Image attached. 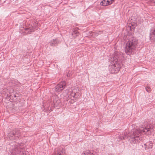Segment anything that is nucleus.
<instances>
[{
  "label": "nucleus",
  "mask_w": 155,
  "mask_h": 155,
  "mask_svg": "<svg viewBox=\"0 0 155 155\" xmlns=\"http://www.w3.org/2000/svg\"><path fill=\"white\" fill-rule=\"evenodd\" d=\"M155 130V125L150 124L140 128L133 129L131 132H126L123 133L118 131L117 132V138H118L119 140L128 138L130 140L131 143H137L142 140L141 137L142 134L150 135Z\"/></svg>",
  "instance_id": "nucleus-1"
},
{
  "label": "nucleus",
  "mask_w": 155,
  "mask_h": 155,
  "mask_svg": "<svg viewBox=\"0 0 155 155\" xmlns=\"http://www.w3.org/2000/svg\"><path fill=\"white\" fill-rule=\"evenodd\" d=\"M128 41L125 47V52L128 55L131 54L135 50L137 41L136 39L133 36H127Z\"/></svg>",
  "instance_id": "nucleus-2"
},
{
  "label": "nucleus",
  "mask_w": 155,
  "mask_h": 155,
  "mask_svg": "<svg viewBox=\"0 0 155 155\" xmlns=\"http://www.w3.org/2000/svg\"><path fill=\"white\" fill-rule=\"evenodd\" d=\"M66 85V82L64 81L60 82L55 87V91L57 92L61 91L64 88Z\"/></svg>",
  "instance_id": "nucleus-3"
},
{
  "label": "nucleus",
  "mask_w": 155,
  "mask_h": 155,
  "mask_svg": "<svg viewBox=\"0 0 155 155\" xmlns=\"http://www.w3.org/2000/svg\"><path fill=\"white\" fill-rule=\"evenodd\" d=\"M153 146V144L151 141H149L144 144L143 147L146 150H149L151 149Z\"/></svg>",
  "instance_id": "nucleus-4"
},
{
  "label": "nucleus",
  "mask_w": 155,
  "mask_h": 155,
  "mask_svg": "<svg viewBox=\"0 0 155 155\" xmlns=\"http://www.w3.org/2000/svg\"><path fill=\"white\" fill-rule=\"evenodd\" d=\"M53 155H65V150L62 149H58Z\"/></svg>",
  "instance_id": "nucleus-5"
},
{
  "label": "nucleus",
  "mask_w": 155,
  "mask_h": 155,
  "mask_svg": "<svg viewBox=\"0 0 155 155\" xmlns=\"http://www.w3.org/2000/svg\"><path fill=\"white\" fill-rule=\"evenodd\" d=\"M150 38L151 41H155V26L154 29L151 31L150 34Z\"/></svg>",
  "instance_id": "nucleus-6"
},
{
  "label": "nucleus",
  "mask_w": 155,
  "mask_h": 155,
  "mask_svg": "<svg viewBox=\"0 0 155 155\" xmlns=\"http://www.w3.org/2000/svg\"><path fill=\"white\" fill-rule=\"evenodd\" d=\"M111 4L110 0H103L100 3V5L103 6H107Z\"/></svg>",
  "instance_id": "nucleus-7"
},
{
  "label": "nucleus",
  "mask_w": 155,
  "mask_h": 155,
  "mask_svg": "<svg viewBox=\"0 0 155 155\" xmlns=\"http://www.w3.org/2000/svg\"><path fill=\"white\" fill-rule=\"evenodd\" d=\"M76 92L74 90L72 92H71L70 95H69L68 97L69 99L74 98L75 97L76 95Z\"/></svg>",
  "instance_id": "nucleus-8"
},
{
  "label": "nucleus",
  "mask_w": 155,
  "mask_h": 155,
  "mask_svg": "<svg viewBox=\"0 0 155 155\" xmlns=\"http://www.w3.org/2000/svg\"><path fill=\"white\" fill-rule=\"evenodd\" d=\"M34 28L33 27H29L25 29V33L27 34H29L31 32L34 31Z\"/></svg>",
  "instance_id": "nucleus-9"
},
{
  "label": "nucleus",
  "mask_w": 155,
  "mask_h": 155,
  "mask_svg": "<svg viewBox=\"0 0 155 155\" xmlns=\"http://www.w3.org/2000/svg\"><path fill=\"white\" fill-rule=\"evenodd\" d=\"M111 61H112V62H113L112 64H113V65L112 66V67L114 68V70L115 71V69H116V68H115V67H116L115 64H116V61H115L116 59L115 58V59H114V58H113V59H112V58H111Z\"/></svg>",
  "instance_id": "nucleus-10"
},
{
  "label": "nucleus",
  "mask_w": 155,
  "mask_h": 155,
  "mask_svg": "<svg viewBox=\"0 0 155 155\" xmlns=\"http://www.w3.org/2000/svg\"><path fill=\"white\" fill-rule=\"evenodd\" d=\"M82 155H94L92 153L89 151H85L83 152Z\"/></svg>",
  "instance_id": "nucleus-11"
},
{
  "label": "nucleus",
  "mask_w": 155,
  "mask_h": 155,
  "mask_svg": "<svg viewBox=\"0 0 155 155\" xmlns=\"http://www.w3.org/2000/svg\"><path fill=\"white\" fill-rule=\"evenodd\" d=\"M145 88L146 91L148 92H150L151 91V88L149 87H146Z\"/></svg>",
  "instance_id": "nucleus-12"
},
{
  "label": "nucleus",
  "mask_w": 155,
  "mask_h": 155,
  "mask_svg": "<svg viewBox=\"0 0 155 155\" xmlns=\"http://www.w3.org/2000/svg\"><path fill=\"white\" fill-rule=\"evenodd\" d=\"M56 41L55 40H54L53 41H52L50 42V44L51 45H54L56 44Z\"/></svg>",
  "instance_id": "nucleus-13"
},
{
  "label": "nucleus",
  "mask_w": 155,
  "mask_h": 155,
  "mask_svg": "<svg viewBox=\"0 0 155 155\" xmlns=\"http://www.w3.org/2000/svg\"><path fill=\"white\" fill-rule=\"evenodd\" d=\"M92 34L91 35V36H93L94 35H95L96 36H97L98 34H99L100 32L99 33H97V32H92Z\"/></svg>",
  "instance_id": "nucleus-14"
},
{
  "label": "nucleus",
  "mask_w": 155,
  "mask_h": 155,
  "mask_svg": "<svg viewBox=\"0 0 155 155\" xmlns=\"http://www.w3.org/2000/svg\"><path fill=\"white\" fill-rule=\"evenodd\" d=\"M3 92L2 93H3V94H6V91H7V90L6 89V88H5L3 90Z\"/></svg>",
  "instance_id": "nucleus-15"
},
{
  "label": "nucleus",
  "mask_w": 155,
  "mask_h": 155,
  "mask_svg": "<svg viewBox=\"0 0 155 155\" xmlns=\"http://www.w3.org/2000/svg\"><path fill=\"white\" fill-rule=\"evenodd\" d=\"M15 132H14V131H13V132H12L10 133V136H11L12 134H13V135H15Z\"/></svg>",
  "instance_id": "nucleus-16"
},
{
  "label": "nucleus",
  "mask_w": 155,
  "mask_h": 155,
  "mask_svg": "<svg viewBox=\"0 0 155 155\" xmlns=\"http://www.w3.org/2000/svg\"><path fill=\"white\" fill-rule=\"evenodd\" d=\"M21 155H29L28 154V153H26L25 154V153H22Z\"/></svg>",
  "instance_id": "nucleus-17"
},
{
  "label": "nucleus",
  "mask_w": 155,
  "mask_h": 155,
  "mask_svg": "<svg viewBox=\"0 0 155 155\" xmlns=\"http://www.w3.org/2000/svg\"><path fill=\"white\" fill-rule=\"evenodd\" d=\"M117 64H118V68L119 69V68H120L121 65H119H119H118L119 64H118V63H117Z\"/></svg>",
  "instance_id": "nucleus-18"
},
{
  "label": "nucleus",
  "mask_w": 155,
  "mask_h": 155,
  "mask_svg": "<svg viewBox=\"0 0 155 155\" xmlns=\"http://www.w3.org/2000/svg\"><path fill=\"white\" fill-rule=\"evenodd\" d=\"M77 31H74V32L73 33V34H73V35H74V34H77Z\"/></svg>",
  "instance_id": "nucleus-19"
},
{
  "label": "nucleus",
  "mask_w": 155,
  "mask_h": 155,
  "mask_svg": "<svg viewBox=\"0 0 155 155\" xmlns=\"http://www.w3.org/2000/svg\"><path fill=\"white\" fill-rule=\"evenodd\" d=\"M150 1L151 2L155 3V0H151Z\"/></svg>",
  "instance_id": "nucleus-20"
},
{
  "label": "nucleus",
  "mask_w": 155,
  "mask_h": 155,
  "mask_svg": "<svg viewBox=\"0 0 155 155\" xmlns=\"http://www.w3.org/2000/svg\"><path fill=\"white\" fill-rule=\"evenodd\" d=\"M114 0H110V2H111V4L114 1Z\"/></svg>",
  "instance_id": "nucleus-21"
},
{
  "label": "nucleus",
  "mask_w": 155,
  "mask_h": 155,
  "mask_svg": "<svg viewBox=\"0 0 155 155\" xmlns=\"http://www.w3.org/2000/svg\"><path fill=\"white\" fill-rule=\"evenodd\" d=\"M71 75L70 74H67V76L68 77H70Z\"/></svg>",
  "instance_id": "nucleus-22"
}]
</instances>
